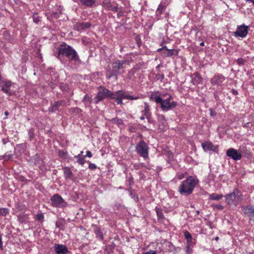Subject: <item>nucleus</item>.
I'll return each instance as SVG.
<instances>
[{"instance_id":"6e6552de","label":"nucleus","mask_w":254,"mask_h":254,"mask_svg":"<svg viewBox=\"0 0 254 254\" xmlns=\"http://www.w3.org/2000/svg\"><path fill=\"white\" fill-rule=\"evenodd\" d=\"M51 205L55 207L64 208L67 206V203L59 194H54L50 198Z\"/></svg>"},{"instance_id":"4468645a","label":"nucleus","mask_w":254,"mask_h":254,"mask_svg":"<svg viewBox=\"0 0 254 254\" xmlns=\"http://www.w3.org/2000/svg\"><path fill=\"white\" fill-rule=\"evenodd\" d=\"M241 210L250 220L254 221V205H244L241 207Z\"/></svg>"},{"instance_id":"49530a36","label":"nucleus","mask_w":254,"mask_h":254,"mask_svg":"<svg viewBox=\"0 0 254 254\" xmlns=\"http://www.w3.org/2000/svg\"><path fill=\"white\" fill-rule=\"evenodd\" d=\"M88 168L91 170H94L97 168V166L94 163H90L89 164Z\"/></svg>"},{"instance_id":"79ce46f5","label":"nucleus","mask_w":254,"mask_h":254,"mask_svg":"<svg viewBox=\"0 0 254 254\" xmlns=\"http://www.w3.org/2000/svg\"><path fill=\"white\" fill-rule=\"evenodd\" d=\"M44 214L42 212L39 213L36 215V219L38 221L43 222L44 221Z\"/></svg>"},{"instance_id":"c756f323","label":"nucleus","mask_w":254,"mask_h":254,"mask_svg":"<svg viewBox=\"0 0 254 254\" xmlns=\"http://www.w3.org/2000/svg\"><path fill=\"white\" fill-rule=\"evenodd\" d=\"M82 102L85 105H87L88 103L91 104L92 102L94 103V100L92 99L91 97L86 94L82 100Z\"/></svg>"},{"instance_id":"20e7f679","label":"nucleus","mask_w":254,"mask_h":254,"mask_svg":"<svg viewBox=\"0 0 254 254\" xmlns=\"http://www.w3.org/2000/svg\"><path fill=\"white\" fill-rule=\"evenodd\" d=\"M98 88L99 91L95 97L93 98L94 103L97 104L100 101L106 98L114 99L115 98V96L116 95L115 94V92H113L102 86H99Z\"/></svg>"},{"instance_id":"09e8293b","label":"nucleus","mask_w":254,"mask_h":254,"mask_svg":"<svg viewBox=\"0 0 254 254\" xmlns=\"http://www.w3.org/2000/svg\"><path fill=\"white\" fill-rule=\"evenodd\" d=\"M148 120L149 123L154 124L155 121L151 119V116H149V117H146Z\"/></svg>"},{"instance_id":"4d7b16f0","label":"nucleus","mask_w":254,"mask_h":254,"mask_svg":"<svg viewBox=\"0 0 254 254\" xmlns=\"http://www.w3.org/2000/svg\"><path fill=\"white\" fill-rule=\"evenodd\" d=\"M129 130L130 131V132H135V129L134 127H129Z\"/></svg>"},{"instance_id":"0eeeda50","label":"nucleus","mask_w":254,"mask_h":254,"mask_svg":"<svg viewBox=\"0 0 254 254\" xmlns=\"http://www.w3.org/2000/svg\"><path fill=\"white\" fill-rule=\"evenodd\" d=\"M167 3L166 2L161 1L155 11V18L157 20L162 19L164 18H167L169 15V12L166 11L167 8Z\"/></svg>"},{"instance_id":"2f4dec72","label":"nucleus","mask_w":254,"mask_h":254,"mask_svg":"<svg viewBox=\"0 0 254 254\" xmlns=\"http://www.w3.org/2000/svg\"><path fill=\"white\" fill-rule=\"evenodd\" d=\"M77 159L76 162L80 165H83L85 162V157L84 155L78 154L74 156Z\"/></svg>"},{"instance_id":"5fc2aeb1","label":"nucleus","mask_w":254,"mask_h":254,"mask_svg":"<svg viewBox=\"0 0 254 254\" xmlns=\"http://www.w3.org/2000/svg\"><path fill=\"white\" fill-rule=\"evenodd\" d=\"M9 141L8 138H3L2 139V143L3 144H5L6 143L8 142Z\"/></svg>"},{"instance_id":"1a4fd4ad","label":"nucleus","mask_w":254,"mask_h":254,"mask_svg":"<svg viewBox=\"0 0 254 254\" xmlns=\"http://www.w3.org/2000/svg\"><path fill=\"white\" fill-rule=\"evenodd\" d=\"M239 191L237 189H234L232 192L225 195L226 201L229 205H236L240 200Z\"/></svg>"},{"instance_id":"412c9836","label":"nucleus","mask_w":254,"mask_h":254,"mask_svg":"<svg viewBox=\"0 0 254 254\" xmlns=\"http://www.w3.org/2000/svg\"><path fill=\"white\" fill-rule=\"evenodd\" d=\"M64 102V100H62L54 102V103H52L50 107L49 108V111L50 112H54L58 110L59 107L63 104Z\"/></svg>"},{"instance_id":"f257e3e1","label":"nucleus","mask_w":254,"mask_h":254,"mask_svg":"<svg viewBox=\"0 0 254 254\" xmlns=\"http://www.w3.org/2000/svg\"><path fill=\"white\" fill-rule=\"evenodd\" d=\"M198 183L199 180L196 177L190 176L181 182L178 188V191L182 195L188 196L192 193Z\"/></svg>"},{"instance_id":"e433bc0d","label":"nucleus","mask_w":254,"mask_h":254,"mask_svg":"<svg viewBox=\"0 0 254 254\" xmlns=\"http://www.w3.org/2000/svg\"><path fill=\"white\" fill-rule=\"evenodd\" d=\"M9 213V209L7 208H0V215L5 216Z\"/></svg>"},{"instance_id":"72a5a7b5","label":"nucleus","mask_w":254,"mask_h":254,"mask_svg":"<svg viewBox=\"0 0 254 254\" xmlns=\"http://www.w3.org/2000/svg\"><path fill=\"white\" fill-rule=\"evenodd\" d=\"M223 197L222 194H218L216 193H212L210 195L209 198L210 199L214 200H218Z\"/></svg>"},{"instance_id":"bb28decb","label":"nucleus","mask_w":254,"mask_h":254,"mask_svg":"<svg viewBox=\"0 0 254 254\" xmlns=\"http://www.w3.org/2000/svg\"><path fill=\"white\" fill-rule=\"evenodd\" d=\"M32 160L34 161L35 165L38 167H40L43 164V161L40 157L39 154H36L33 158Z\"/></svg>"},{"instance_id":"a211bd4d","label":"nucleus","mask_w":254,"mask_h":254,"mask_svg":"<svg viewBox=\"0 0 254 254\" xmlns=\"http://www.w3.org/2000/svg\"><path fill=\"white\" fill-rule=\"evenodd\" d=\"M201 146L205 152H217L218 151V146L213 145L211 141L201 143Z\"/></svg>"},{"instance_id":"bf43d9fd","label":"nucleus","mask_w":254,"mask_h":254,"mask_svg":"<svg viewBox=\"0 0 254 254\" xmlns=\"http://www.w3.org/2000/svg\"><path fill=\"white\" fill-rule=\"evenodd\" d=\"M231 92L233 94L235 95L238 94V91L235 89H232Z\"/></svg>"},{"instance_id":"c03bdc74","label":"nucleus","mask_w":254,"mask_h":254,"mask_svg":"<svg viewBox=\"0 0 254 254\" xmlns=\"http://www.w3.org/2000/svg\"><path fill=\"white\" fill-rule=\"evenodd\" d=\"M156 77L158 80L162 81L164 78V75L163 73H157L156 74Z\"/></svg>"},{"instance_id":"a878e982","label":"nucleus","mask_w":254,"mask_h":254,"mask_svg":"<svg viewBox=\"0 0 254 254\" xmlns=\"http://www.w3.org/2000/svg\"><path fill=\"white\" fill-rule=\"evenodd\" d=\"M164 55L166 57H170L173 55H177L178 54V51L175 49H167V51L163 52Z\"/></svg>"},{"instance_id":"de8ad7c7","label":"nucleus","mask_w":254,"mask_h":254,"mask_svg":"<svg viewBox=\"0 0 254 254\" xmlns=\"http://www.w3.org/2000/svg\"><path fill=\"white\" fill-rule=\"evenodd\" d=\"M186 252L187 254H190L192 252V249L190 247V245H188L186 247Z\"/></svg>"},{"instance_id":"39448f33","label":"nucleus","mask_w":254,"mask_h":254,"mask_svg":"<svg viewBox=\"0 0 254 254\" xmlns=\"http://www.w3.org/2000/svg\"><path fill=\"white\" fill-rule=\"evenodd\" d=\"M114 99L118 105H121L123 104L122 100L123 99H127L128 100H137L139 99V97L137 96H133L129 95L127 92L124 90H118L115 92Z\"/></svg>"},{"instance_id":"0e129e2a","label":"nucleus","mask_w":254,"mask_h":254,"mask_svg":"<svg viewBox=\"0 0 254 254\" xmlns=\"http://www.w3.org/2000/svg\"><path fill=\"white\" fill-rule=\"evenodd\" d=\"M247 2H252L253 4V5L254 6V0H245Z\"/></svg>"},{"instance_id":"9d476101","label":"nucleus","mask_w":254,"mask_h":254,"mask_svg":"<svg viewBox=\"0 0 254 254\" xmlns=\"http://www.w3.org/2000/svg\"><path fill=\"white\" fill-rule=\"evenodd\" d=\"M127 62V61H121L119 60L115 61L112 64V69L111 72V76H117L120 74L119 70L124 67V64Z\"/></svg>"},{"instance_id":"f8f14e48","label":"nucleus","mask_w":254,"mask_h":254,"mask_svg":"<svg viewBox=\"0 0 254 254\" xmlns=\"http://www.w3.org/2000/svg\"><path fill=\"white\" fill-rule=\"evenodd\" d=\"M12 82L9 80H2L0 82V91H2L8 96L13 95V93L10 89Z\"/></svg>"},{"instance_id":"ea45409f","label":"nucleus","mask_w":254,"mask_h":254,"mask_svg":"<svg viewBox=\"0 0 254 254\" xmlns=\"http://www.w3.org/2000/svg\"><path fill=\"white\" fill-rule=\"evenodd\" d=\"M28 137L30 140H32L34 137V130L32 128L28 130Z\"/></svg>"},{"instance_id":"423d86ee","label":"nucleus","mask_w":254,"mask_h":254,"mask_svg":"<svg viewBox=\"0 0 254 254\" xmlns=\"http://www.w3.org/2000/svg\"><path fill=\"white\" fill-rule=\"evenodd\" d=\"M149 146L144 140L140 141L135 146V151L141 157L144 159L149 157Z\"/></svg>"},{"instance_id":"680f3d73","label":"nucleus","mask_w":254,"mask_h":254,"mask_svg":"<svg viewBox=\"0 0 254 254\" xmlns=\"http://www.w3.org/2000/svg\"><path fill=\"white\" fill-rule=\"evenodd\" d=\"M250 123H247L246 124H245L244 125V127H250Z\"/></svg>"},{"instance_id":"4c0bfd02","label":"nucleus","mask_w":254,"mask_h":254,"mask_svg":"<svg viewBox=\"0 0 254 254\" xmlns=\"http://www.w3.org/2000/svg\"><path fill=\"white\" fill-rule=\"evenodd\" d=\"M33 20L34 23L37 24L41 21V17L38 16L37 13H34L33 15Z\"/></svg>"},{"instance_id":"473e14b6","label":"nucleus","mask_w":254,"mask_h":254,"mask_svg":"<svg viewBox=\"0 0 254 254\" xmlns=\"http://www.w3.org/2000/svg\"><path fill=\"white\" fill-rule=\"evenodd\" d=\"M63 8L60 6L59 7V11L58 12H52L50 14V16L52 18H58L59 17L60 14L62 13V10Z\"/></svg>"},{"instance_id":"c85d7f7f","label":"nucleus","mask_w":254,"mask_h":254,"mask_svg":"<svg viewBox=\"0 0 254 254\" xmlns=\"http://www.w3.org/2000/svg\"><path fill=\"white\" fill-rule=\"evenodd\" d=\"M81 4L88 7L92 6L95 3V0H79Z\"/></svg>"},{"instance_id":"13d9d810","label":"nucleus","mask_w":254,"mask_h":254,"mask_svg":"<svg viewBox=\"0 0 254 254\" xmlns=\"http://www.w3.org/2000/svg\"><path fill=\"white\" fill-rule=\"evenodd\" d=\"M164 49H165V50L167 51V49H168L167 48V47H166V46H163V47L162 48H159V49H158L157 50V51H158V52H160V51H161V50H164Z\"/></svg>"},{"instance_id":"69168bd1","label":"nucleus","mask_w":254,"mask_h":254,"mask_svg":"<svg viewBox=\"0 0 254 254\" xmlns=\"http://www.w3.org/2000/svg\"><path fill=\"white\" fill-rule=\"evenodd\" d=\"M217 207L221 210L223 209V207L222 205H217Z\"/></svg>"},{"instance_id":"dca6fc26","label":"nucleus","mask_w":254,"mask_h":254,"mask_svg":"<svg viewBox=\"0 0 254 254\" xmlns=\"http://www.w3.org/2000/svg\"><path fill=\"white\" fill-rule=\"evenodd\" d=\"M102 6L108 10L116 12L118 9V5L116 3H112L111 0H104L102 4Z\"/></svg>"},{"instance_id":"8fccbe9b","label":"nucleus","mask_w":254,"mask_h":254,"mask_svg":"<svg viewBox=\"0 0 254 254\" xmlns=\"http://www.w3.org/2000/svg\"><path fill=\"white\" fill-rule=\"evenodd\" d=\"M143 254H157L155 251L149 250L148 252L143 253Z\"/></svg>"},{"instance_id":"864d4df0","label":"nucleus","mask_w":254,"mask_h":254,"mask_svg":"<svg viewBox=\"0 0 254 254\" xmlns=\"http://www.w3.org/2000/svg\"><path fill=\"white\" fill-rule=\"evenodd\" d=\"M128 182L129 183V185L131 186L133 184V178L132 176L130 177L128 179Z\"/></svg>"},{"instance_id":"6e6d98bb","label":"nucleus","mask_w":254,"mask_h":254,"mask_svg":"<svg viewBox=\"0 0 254 254\" xmlns=\"http://www.w3.org/2000/svg\"><path fill=\"white\" fill-rule=\"evenodd\" d=\"M0 249L1 250L3 249V248H2V237H1V235L0 234Z\"/></svg>"},{"instance_id":"cd10ccee","label":"nucleus","mask_w":254,"mask_h":254,"mask_svg":"<svg viewBox=\"0 0 254 254\" xmlns=\"http://www.w3.org/2000/svg\"><path fill=\"white\" fill-rule=\"evenodd\" d=\"M184 235L185 239L187 240L188 245H190L192 240L191 234L189 231L186 230L184 232Z\"/></svg>"},{"instance_id":"f704fd0d","label":"nucleus","mask_w":254,"mask_h":254,"mask_svg":"<svg viewBox=\"0 0 254 254\" xmlns=\"http://www.w3.org/2000/svg\"><path fill=\"white\" fill-rule=\"evenodd\" d=\"M111 122L114 123L120 127L124 124L123 121L121 119L118 118H115L111 120Z\"/></svg>"},{"instance_id":"393cba45","label":"nucleus","mask_w":254,"mask_h":254,"mask_svg":"<svg viewBox=\"0 0 254 254\" xmlns=\"http://www.w3.org/2000/svg\"><path fill=\"white\" fill-rule=\"evenodd\" d=\"M155 210L157 214L158 220L159 221H162L165 218L162 209L161 208L156 207Z\"/></svg>"},{"instance_id":"a19ab883","label":"nucleus","mask_w":254,"mask_h":254,"mask_svg":"<svg viewBox=\"0 0 254 254\" xmlns=\"http://www.w3.org/2000/svg\"><path fill=\"white\" fill-rule=\"evenodd\" d=\"M221 94V91H214V98L215 99V100L216 101H220V98H219V95H220Z\"/></svg>"},{"instance_id":"ddd939ff","label":"nucleus","mask_w":254,"mask_h":254,"mask_svg":"<svg viewBox=\"0 0 254 254\" xmlns=\"http://www.w3.org/2000/svg\"><path fill=\"white\" fill-rule=\"evenodd\" d=\"M249 26L245 24L237 26L236 31L234 32V36L236 37H240L242 38H245L248 33Z\"/></svg>"},{"instance_id":"a18cd8bd","label":"nucleus","mask_w":254,"mask_h":254,"mask_svg":"<svg viewBox=\"0 0 254 254\" xmlns=\"http://www.w3.org/2000/svg\"><path fill=\"white\" fill-rule=\"evenodd\" d=\"M237 62L239 65H244L245 63V60L242 58H239Z\"/></svg>"},{"instance_id":"7ed1b4c3","label":"nucleus","mask_w":254,"mask_h":254,"mask_svg":"<svg viewBox=\"0 0 254 254\" xmlns=\"http://www.w3.org/2000/svg\"><path fill=\"white\" fill-rule=\"evenodd\" d=\"M168 97L165 99H163L160 96H155L151 94L149 96L150 100H154L156 104L160 105V107L162 110L164 112H167L176 107L177 103L175 101L171 102L172 96L170 94H167Z\"/></svg>"},{"instance_id":"2eb2a0df","label":"nucleus","mask_w":254,"mask_h":254,"mask_svg":"<svg viewBox=\"0 0 254 254\" xmlns=\"http://www.w3.org/2000/svg\"><path fill=\"white\" fill-rule=\"evenodd\" d=\"M226 80V77L222 74H215L210 79V82L212 85L222 86L223 83Z\"/></svg>"},{"instance_id":"e2e57ef3","label":"nucleus","mask_w":254,"mask_h":254,"mask_svg":"<svg viewBox=\"0 0 254 254\" xmlns=\"http://www.w3.org/2000/svg\"><path fill=\"white\" fill-rule=\"evenodd\" d=\"M110 246L112 248H114L115 246V244L114 242H112V244H111V246H109V247ZM106 247H107V246H106Z\"/></svg>"},{"instance_id":"338daca9","label":"nucleus","mask_w":254,"mask_h":254,"mask_svg":"<svg viewBox=\"0 0 254 254\" xmlns=\"http://www.w3.org/2000/svg\"><path fill=\"white\" fill-rule=\"evenodd\" d=\"M184 178V176L183 175H180L178 177V178L181 180V179H182L183 178Z\"/></svg>"},{"instance_id":"f03ea898","label":"nucleus","mask_w":254,"mask_h":254,"mask_svg":"<svg viewBox=\"0 0 254 254\" xmlns=\"http://www.w3.org/2000/svg\"><path fill=\"white\" fill-rule=\"evenodd\" d=\"M57 58L61 61L64 58H67L69 62H76L80 61L76 51L65 43L62 44L59 47Z\"/></svg>"},{"instance_id":"3c124183","label":"nucleus","mask_w":254,"mask_h":254,"mask_svg":"<svg viewBox=\"0 0 254 254\" xmlns=\"http://www.w3.org/2000/svg\"><path fill=\"white\" fill-rule=\"evenodd\" d=\"M124 14V10H120V11L118 12V13H117V17H118V18H120V17H121V16H123Z\"/></svg>"},{"instance_id":"c9c22d12","label":"nucleus","mask_w":254,"mask_h":254,"mask_svg":"<svg viewBox=\"0 0 254 254\" xmlns=\"http://www.w3.org/2000/svg\"><path fill=\"white\" fill-rule=\"evenodd\" d=\"M58 154L60 157L66 159L68 156V152L65 150H59L58 152Z\"/></svg>"},{"instance_id":"37998d69","label":"nucleus","mask_w":254,"mask_h":254,"mask_svg":"<svg viewBox=\"0 0 254 254\" xmlns=\"http://www.w3.org/2000/svg\"><path fill=\"white\" fill-rule=\"evenodd\" d=\"M215 176L213 174H209L207 178V183L210 184L212 181H213L214 180Z\"/></svg>"},{"instance_id":"5701e85b","label":"nucleus","mask_w":254,"mask_h":254,"mask_svg":"<svg viewBox=\"0 0 254 254\" xmlns=\"http://www.w3.org/2000/svg\"><path fill=\"white\" fill-rule=\"evenodd\" d=\"M64 175L66 179H70L73 176V173L70 169L68 167H65L63 168Z\"/></svg>"},{"instance_id":"f3484780","label":"nucleus","mask_w":254,"mask_h":254,"mask_svg":"<svg viewBox=\"0 0 254 254\" xmlns=\"http://www.w3.org/2000/svg\"><path fill=\"white\" fill-rule=\"evenodd\" d=\"M91 26L89 22H76L73 25V28L74 30L81 31L82 30L89 29Z\"/></svg>"},{"instance_id":"774afa93","label":"nucleus","mask_w":254,"mask_h":254,"mask_svg":"<svg viewBox=\"0 0 254 254\" xmlns=\"http://www.w3.org/2000/svg\"><path fill=\"white\" fill-rule=\"evenodd\" d=\"M8 114H9V113H8V111H5V112H4V115H5L6 116H7Z\"/></svg>"},{"instance_id":"7c9ffc66","label":"nucleus","mask_w":254,"mask_h":254,"mask_svg":"<svg viewBox=\"0 0 254 254\" xmlns=\"http://www.w3.org/2000/svg\"><path fill=\"white\" fill-rule=\"evenodd\" d=\"M157 120L160 123V124L159 125V128L161 129V126H164L166 122L165 117L163 115L161 114H157Z\"/></svg>"},{"instance_id":"6ab92c4d","label":"nucleus","mask_w":254,"mask_h":254,"mask_svg":"<svg viewBox=\"0 0 254 254\" xmlns=\"http://www.w3.org/2000/svg\"><path fill=\"white\" fill-rule=\"evenodd\" d=\"M191 78V82L194 85L200 84L202 81V78L200 74L196 72L190 75Z\"/></svg>"},{"instance_id":"aec40b11","label":"nucleus","mask_w":254,"mask_h":254,"mask_svg":"<svg viewBox=\"0 0 254 254\" xmlns=\"http://www.w3.org/2000/svg\"><path fill=\"white\" fill-rule=\"evenodd\" d=\"M55 251L58 254H66L68 252L67 248L65 246L60 244L55 245Z\"/></svg>"},{"instance_id":"052dcab7","label":"nucleus","mask_w":254,"mask_h":254,"mask_svg":"<svg viewBox=\"0 0 254 254\" xmlns=\"http://www.w3.org/2000/svg\"><path fill=\"white\" fill-rule=\"evenodd\" d=\"M56 226L57 228H60L61 227V225L59 223V222H56Z\"/></svg>"},{"instance_id":"b1692460","label":"nucleus","mask_w":254,"mask_h":254,"mask_svg":"<svg viewBox=\"0 0 254 254\" xmlns=\"http://www.w3.org/2000/svg\"><path fill=\"white\" fill-rule=\"evenodd\" d=\"M94 233L96 235V237L100 240L104 239V235L101 231V228L99 227L96 226L94 229Z\"/></svg>"},{"instance_id":"4be33fe9","label":"nucleus","mask_w":254,"mask_h":254,"mask_svg":"<svg viewBox=\"0 0 254 254\" xmlns=\"http://www.w3.org/2000/svg\"><path fill=\"white\" fill-rule=\"evenodd\" d=\"M142 113H143V115L145 117H149V116H151L150 107L147 102L144 103V109L142 111Z\"/></svg>"},{"instance_id":"603ef678","label":"nucleus","mask_w":254,"mask_h":254,"mask_svg":"<svg viewBox=\"0 0 254 254\" xmlns=\"http://www.w3.org/2000/svg\"><path fill=\"white\" fill-rule=\"evenodd\" d=\"M84 156V157H88L89 158H91L92 156V154L90 151L88 150L86 152V155Z\"/></svg>"},{"instance_id":"9b49d317","label":"nucleus","mask_w":254,"mask_h":254,"mask_svg":"<svg viewBox=\"0 0 254 254\" xmlns=\"http://www.w3.org/2000/svg\"><path fill=\"white\" fill-rule=\"evenodd\" d=\"M245 149V147H241L239 151L233 148L228 149L227 151V156L232 158L234 160H240L242 158L241 153L243 152V150Z\"/></svg>"},{"instance_id":"58836bf2","label":"nucleus","mask_w":254,"mask_h":254,"mask_svg":"<svg viewBox=\"0 0 254 254\" xmlns=\"http://www.w3.org/2000/svg\"><path fill=\"white\" fill-rule=\"evenodd\" d=\"M12 156L13 155L11 153L7 152L5 153L2 157L4 160H8L12 158Z\"/></svg>"}]
</instances>
